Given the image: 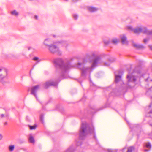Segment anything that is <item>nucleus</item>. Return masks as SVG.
Returning <instances> with one entry per match:
<instances>
[{
	"label": "nucleus",
	"mask_w": 152,
	"mask_h": 152,
	"mask_svg": "<svg viewBox=\"0 0 152 152\" xmlns=\"http://www.w3.org/2000/svg\"><path fill=\"white\" fill-rule=\"evenodd\" d=\"M119 39H117L116 38H114L112 39L111 42L113 43L116 44L118 42H119Z\"/></svg>",
	"instance_id": "obj_21"
},
{
	"label": "nucleus",
	"mask_w": 152,
	"mask_h": 152,
	"mask_svg": "<svg viewBox=\"0 0 152 152\" xmlns=\"http://www.w3.org/2000/svg\"><path fill=\"white\" fill-rule=\"evenodd\" d=\"M134 150V147H130L128 148L126 152H132Z\"/></svg>",
	"instance_id": "obj_19"
},
{
	"label": "nucleus",
	"mask_w": 152,
	"mask_h": 152,
	"mask_svg": "<svg viewBox=\"0 0 152 152\" xmlns=\"http://www.w3.org/2000/svg\"><path fill=\"white\" fill-rule=\"evenodd\" d=\"M149 47L152 50V46L151 45H149Z\"/></svg>",
	"instance_id": "obj_41"
},
{
	"label": "nucleus",
	"mask_w": 152,
	"mask_h": 152,
	"mask_svg": "<svg viewBox=\"0 0 152 152\" xmlns=\"http://www.w3.org/2000/svg\"><path fill=\"white\" fill-rule=\"evenodd\" d=\"M132 45L133 46L137 49H140L144 48V46L143 45H138L134 42L133 43Z\"/></svg>",
	"instance_id": "obj_14"
},
{
	"label": "nucleus",
	"mask_w": 152,
	"mask_h": 152,
	"mask_svg": "<svg viewBox=\"0 0 152 152\" xmlns=\"http://www.w3.org/2000/svg\"><path fill=\"white\" fill-rule=\"evenodd\" d=\"M29 142L31 143H34L35 141L33 137L32 136L31 134H30L29 135Z\"/></svg>",
	"instance_id": "obj_16"
},
{
	"label": "nucleus",
	"mask_w": 152,
	"mask_h": 152,
	"mask_svg": "<svg viewBox=\"0 0 152 152\" xmlns=\"http://www.w3.org/2000/svg\"><path fill=\"white\" fill-rule=\"evenodd\" d=\"M146 147L148 148H151V145L149 142H147L146 143Z\"/></svg>",
	"instance_id": "obj_24"
},
{
	"label": "nucleus",
	"mask_w": 152,
	"mask_h": 152,
	"mask_svg": "<svg viewBox=\"0 0 152 152\" xmlns=\"http://www.w3.org/2000/svg\"><path fill=\"white\" fill-rule=\"evenodd\" d=\"M40 120L42 121H43V115L42 114H41L40 116Z\"/></svg>",
	"instance_id": "obj_28"
},
{
	"label": "nucleus",
	"mask_w": 152,
	"mask_h": 152,
	"mask_svg": "<svg viewBox=\"0 0 152 152\" xmlns=\"http://www.w3.org/2000/svg\"><path fill=\"white\" fill-rule=\"evenodd\" d=\"M149 107H151V104L149 105Z\"/></svg>",
	"instance_id": "obj_46"
},
{
	"label": "nucleus",
	"mask_w": 152,
	"mask_h": 152,
	"mask_svg": "<svg viewBox=\"0 0 152 152\" xmlns=\"http://www.w3.org/2000/svg\"><path fill=\"white\" fill-rule=\"evenodd\" d=\"M115 82L116 83H118L119 82L123 83L121 80V76L119 75H115Z\"/></svg>",
	"instance_id": "obj_11"
},
{
	"label": "nucleus",
	"mask_w": 152,
	"mask_h": 152,
	"mask_svg": "<svg viewBox=\"0 0 152 152\" xmlns=\"http://www.w3.org/2000/svg\"><path fill=\"white\" fill-rule=\"evenodd\" d=\"M31 48V47H29L28 48V50H30V48Z\"/></svg>",
	"instance_id": "obj_44"
},
{
	"label": "nucleus",
	"mask_w": 152,
	"mask_h": 152,
	"mask_svg": "<svg viewBox=\"0 0 152 152\" xmlns=\"http://www.w3.org/2000/svg\"><path fill=\"white\" fill-rule=\"evenodd\" d=\"M128 82L127 84L129 88H132L135 86V82L136 79L135 76L131 75H128L127 76Z\"/></svg>",
	"instance_id": "obj_7"
},
{
	"label": "nucleus",
	"mask_w": 152,
	"mask_h": 152,
	"mask_svg": "<svg viewBox=\"0 0 152 152\" xmlns=\"http://www.w3.org/2000/svg\"><path fill=\"white\" fill-rule=\"evenodd\" d=\"M147 34L152 35V30L151 31L148 30Z\"/></svg>",
	"instance_id": "obj_31"
},
{
	"label": "nucleus",
	"mask_w": 152,
	"mask_h": 152,
	"mask_svg": "<svg viewBox=\"0 0 152 152\" xmlns=\"http://www.w3.org/2000/svg\"><path fill=\"white\" fill-rule=\"evenodd\" d=\"M39 88V86L37 85L32 87L31 89V94L34 96L35 98L37 99L36 92Z\"/></svg>",
	"instance_id": "obj_9"
},
{
	"label": "nucleus",
	"mask_w": 152,
	"mask_h": 152,
	"mask_svg": "<svg viewBox=\"0 0 152 152\" xmlns=\"http://www.w3.org/2000/svg\"><path fill=\"white\" fill-rule=\"evenodd\" d=\"M7 122H5L4 123V125H7Z\"/></svg>",
	"instance_id": "obj_39"
},
{
	"label": "nucleus",
	"mask_w": 152,
	"mask_h": 152,
	"mask_svg": "<svg viewBox=\"0 0 152 152\" xmlns=\"http://www.w3.org/2000/svg\"><path fill=\"white\" fill-rule=\"evenodd\" d=\"M28 126L31 130H34L36 129L37 127V125L35 124L33 126L29 125Z\"/></svg>",
	"instance_id": "obj_22"
},
{
	"label": "nucleus",
	"mask_w": 152,
	"mask_h": 152,
	"mask_svg": "<svg viewBox=\"0 0 152 152\" xmlns=\"http://www.w3.org/2000/svg\"><path fill=\"white\" fill-rule=\"evenodd\" d=\"M34 18H35L36 20H37L38 19V16L36 15H35Z\"/></svg>",
	"instance_id": "obj_37"
},
{
	"label": "nucleus",
	"mask_w": 152,
	"mask_h": 152,
	"mask_svg": "<svg viewBox=\"0 0 152 152\" xmlns=\"http://www.w3.org/2000/svg\"><path fill=\"white\" fill-rule=\"evenodd\" d=\"M73 17L75 20H76L78 18V15H76V14H73Z\"/></svg>",
	"instance_id": "obj_27"
},
{
	"label": "nucleus",
	"mask_w": 152,
	"mask_h": 152,
	"mask_svg": "<svg viewBox=\"0 0 152 152\" xmlns=\"http://www.w3.org/2000/svg\"><path fill=\"white\" fill-rule=\"evenodd\" d=\"M108 61L110 62H113L115 61V59L113 58H111L108 59Z\"/></svg>",
	"instance_id": "obj_26"
},
{
	"label": "nucleus",
	"mask_w": 152,
	"mask_h": 152,
	"mask_svg": "<svg viewBox=\"0 0 152 152\" xmlns=\"http://www.w3.org/2000/svg\"><path fill=\"white\" fill-rule=\"evenodd\" d=\"M14 148L15 145H10L8 147L9 150L10 152H12L14 150Z\"/></svg>",
	"instance_id": "obj_18"
},
{
	"label": "nucleus",
	"mask_w": 152,
	"mask_h": 152,
	"mask_svg": "<svg viewBox=\"0 0 152 152\" xmlns=\"http://www.w3.org/2000/svg\"><path fill=\"white\" fill-rule=\"evenodd\" d=\"M128 29L132 31L135 33H142L146 34L148 32V30L145 27H137L133 28L132 26H129L128 27Z\"/></svg>",
	"instance_id": "obj_6"
},
{
	"label": "nucleus",
	"mask_w": 152,
	"mask_h": 152,
	"mask_svg": "<svg viewBox=\"0 0 152 152\" xmlns=\"http://www.w3.org/2000/svg\"><path fill=\"white\" fill-rule=\"evenodd\" d=\"M11 13L12 15L16 16H17L19 15L18 12L16 10H14L13 11H11Z\"/></svg>",
	"instance_id": "obj_20"
},
{
	"label": "nucleus",
	"mask_w": 152,
	"mask_h": 152,
	"mask_svg": "<svg viewBox=\"0 0 152 152\" xmlns=\"http://www.w3.org/2000/svg\"><path fill=\"white\" fill-rule=\"evenodd\" d=\"M60 43V42H56L53 43V44H50L48 47V50L49 51L53 54L56 53L57 55L60 56L62 54V52L60 50L59 48L55 45L56 44Z\"/></svg>",
	"instance_id": "obj_5"
},
{
	"label": "nucleus",
	"mask_w": 152,
	"mask_h": 152,
	"mask_svg": "<svg viewBox=\"0 0 152 152\" xmlns=\"http://www.w3.org/2000/svg\"><path fill=\"white\" fill-rule=\"evenodd\" d=\"M22 151L24 152H26V151L25 150H18V151H16V152H22Z\"/></svg>",
	"instance_id": "obj_33"
},
{
	"label": "nucleus",
	"mask_w": 152,
	"mask_h": 152,
	"mask_svg": "<svg viewBox=\"0 0 152 152\" xmlns=\"http://www.w3.org/2000/svg\"><path fill=\"white\" fill-rule=\"evenodd\" d=\"M110 65V64H108L107 63H104V65L105 66H109Z\"/></svg>",
	"instance_id": "obj_34"
},
{
	"label": "nucleus",
	"mask_w": 152,
	"mask_h": 152,
	"mask_svg": "<svg viewBox=\"0 0 152 152\" xmlns=\"http://www.w3.org/2000/svg\"><path fill=\"white\" fill-rule=\"evenodd\" d=\"M120 38L121 40V42L123 44H127L128 42L127 40L126 37L124 35H123L122 36H120Z\"/></svg>",
	"instance_id": "obj_10"
},
{
	"label": "nucleus",
	"mask_w": 152,
	"mask_h": 152,
	"mask_svg": "<svg viewBox=\"0 0 152 152\" xmlns=\"http://www.w3.org/2000/svg\"><path fill=\"white\" fill-rule=\"evenodd\" d=\"M79 132L80 138L81 140L84 139L87 135L94 133L92 125L89 124L86 122L82 123Z\"/></svg>",
	"instance_id": "obj_3"
},
{
	"label": "nucleus",
	"mask_w": 152,
	"mask_h": 152,
	"mask_svg": "<svg viewBox=\"0 0 152 152\" xmlns=\"http://www.w3.org/2000/svg\"><path fill=\"white\" fill-rule=\"evenodd\" d=\"M94 138H95V135H94Z\"/></svg>",
	"instance_id": "obj_47"
},
{
	"label": "nucleus",
	"mask_w": 152,
	"mask_h": 152,
	"mask_svg": "<svg viewBox=\"0 0 152 152\" xmlns=\"http://www.w3.org/2000/svg\"><path fill=\"white\" fill-rule=\"evenodd\" d=\"M79 0H72V1L73 2H76Z\"/></svg>",
	"instance_id": "obj_36"
},
{
	"label": "nucleus",
	"mask_w": 152,
	"mask_h": 152,
	"mask_svg": "<svg viewBox=\"0 0 152 152\" xmlns=\"http://www.w3.org/2000/svg\"><path fill=\"white\" fill-rule=\"evenodd\" d=\"M51 43V40L49 39H45L44 42V45L46 46H48V47L50 45Z\"/></svg>",
	"instance_id": "obj_13"
},
{
	"label": "nucleus",
	"mask_w": 152,
	"mask_h": 152,
	"mask_svg": "<svg viewBox=\"0 0 152 152\" xmlns=\"http://www.w3.org/2000/svg\"><path fill=\"white\" fill-rule=\"evenodd\" d=\"M106 107V106H102V107H100L99 109V110H102L103 109L105 108Z\"/></svg>",
	"instance_id": "obj_32"
},
{
	"label": "nucleus",
	"mask_w": 152,
	"mask_h": 152,
	"mask_svg": "<svg viewBox=\"0 0 152 152\" xmlns=\"http://www.w3.org/2000/svg\"><path fill=\"white\" fill-rule=\"evenodd\" d=\"M147 117L152 118V110H150L146 114Z\"/></svg>",
	"instance_id": "obj_15"
},
{
	"label": "nucleus",
	"mask_w": 152,
	"mask_h": 152,
	"mask_svg": "<svg viewBox=\"0 0 152 152\" xmlns=\"http://www.w3.org/2000/svg\"><path fill=\"white\" fill-rule=\"evenodd\" d=\"M9 116V115L8 114H1V118H3L4 117H8Z\"/></svg>",
	"instance_id": "obj_25"
},
{
	"label": "nucleus",
	"mask_w": 152,
	"mask_h": 152,
	"mask_svg": "<svg viewBox=\"0 0 152 152\" xmlns=\"http://www.w3.org/2000/svg\"><path fill=\"white\" fill-rule=\"evenodd\" d=\"M74 150L72 146H71L64 152H74Z\"/></svg>",
	"instance_id": "obj_17"
},
{
	"label": "nucleus",
	"mask_w": 152,
	"mask_h": 152,
	"mask_svg": "<svg viewBox=\"0 0 152 152\" xmlns=\"http://www.w3.org/2000/svg\"><path fill=\"white\" fill-rule=\"evenodd\" d=\"M137 72V73H139V74H140V71H138Z\"/></svg>",
	"instance_id": "obj_43"
},
{
	"label": "nucleus",
	"mask_w": 152,
	"mask_h": 152,
	"mask_svg": "<svg viewBox=\"0 0 152 152\" xmlns=\"http://www.w3.org/2000/svg\"><path fill=\"white\" fill-rule=\"evenodd\" d=\"M3 138V136L2 134H0V140H1Z\"/></svg>",
	"instance_id": "obj_35"
},
{
	"label": "nucleus",
	"mask_w": 152,
	"mask_h": 152,
	"mask_svg": "<svg viewBox=\"0 0 152 152\" xmlns=\"http://www.w3.org/2000/svg\"><path fill=\"white\" fill-rule=\"evenodd\" d=\"M33 59L34 61H37V62H39L40 61V60L39 59V58L37 57H34Z\"/></svg>",
	"instance_id": "obj_23"
},
{
	"label": "nucleus",
	"mask_w": 152,
	"mask_h": 152,
	"mask_svg": "<svg viewBox=\"0 0 152 152\" xmlns=\"http://www.w3.org/2000/svg\"><path fill=\"white\" fill-rule=\"evenodd\" d=\"M144 83L145 88H148L146 94L150 95L151 98H152V79L148 77L145 80Z\"/></svg>",
	"instance_id": "obj_4"
},
{
	"label": "nucleus",
	"mask_w": 152,
	"mask_h": 152,
	"mask_svg": "<svg viewBox=\"0 0 152 152\" xmlns=\"http://www.w3.org/2000/svg\"><path fill=\"white\" fill-rule=\"evenodd\" d=\"M149 150H148V149H145L144 150V151H149Z\"/></svg>",
	"instance_id": "obj_40"
},
{
	"label": "nucleus",
	"mask_w": 152,
	"mask_h": 152,
	"mask_svg": "<svg viewBox=\"0 0 152 152\" xmlns=\"http://www.w3.org/2000/svg\"><path fill=\"white\" fill-rule=\"evenodd\" d=\"M110 41L109 40L107 41H104V43L106 45H108L110 43Z\"/></svg>",
	"instance_id": "obj_29"
},
{
	"label": "nucleus",
	"mask_w": 152,
	"mask_h": 152,
	"mask_svg": "<svg viewBox=\"0 0 152 152\" xmlns=\"http://www.w3.org/2000/svg\"><path fill=\"white\" fill-rule=\"evenodd\" d=\"M54 63L56 67V72L60 73V76L58 79L55 81L51 80L46 82L44 85L45 89H47L50 86H57L58 82L60 81L62 79L66 78L67 77V72L72 66L69 61L68 60L64 61L61 58L54 59Z\"/></svg>",
	"instance_id": "obj_1"
},
{
	"label": "nucleus",
	"mask_w": 152,
	"mask_h": 152,
	"mask_svg": "<svg viewBox=\"0 0 152 152\" xmlns=\"http://www.w3.org/2000/svg\"><path fill=\"white\" fill-rule=\"evenodd\" d=\"M79 143V144H80V145H81V142H77V145H78V143Z\"/></svg>",
	"instance_id": "obj_38"
},
{
	"label": "nucleus",
	"mask_w": 152,
	"mask_h": 152,
	"mask_svg": "<svg viewBox=\"0 0 152 152\" xmlns=\"http://www.w3.org/2000/svg\"><path fill=\"white\" fill-rule=\"evenodd\" d=\"M149 40V38H146L144 39L143 42L145 43H146Z\"/></svg>",
	"instance_id": "obj_30"
},
{
	"label": "nucleus",
	"mask_w": 152,
	"mask_h": 152,
	"mask_svg": "<svg viewBox=\"0 0 152 152\" xmlns=\"http://www.w3.org/2000/svg\"><path fill=\"white\" fill-rule=\"evenodd\" d=\"M125 150V148L123 149H122L123 151H124Z\"/></svg>",
	"instance_id": "obj_45"
},
{
	"label": "nucleus",
	"mask_w": 152,
	"mask_h": 152,
	"mask_svg": "<svg viewBox=\"0 0 152 152\" xmlns=\"http://www.w3.org/2000/svg\"><path fill=\"white\" fill-rule=\"evenodd\" d=\"M88 9L90 12H96L98 10V8L92 7H88Z\"/></svg>",
	"instance_id": "obj_12"
},
{
	"label": "nucleus",
	"mask_w": 152,
	"mask_h": 152,
	"mask_svg": "<svg viewBox=\"0 0 152 152\" xmlns=\"http://www.w3.org/2000/svg\"><path fill=\"white\" fill-rule=\"evenodd\" d=\"M137 67H136L135 68V69H134V71H136V70H137Z\"/></svg>",
	"instance_id": "obj_42"
},
{
	"label": "nucleus",
	"mask_w": 152,
	"mask_h": 152,
	"mask_svg": "<svg viewBox=\"0 0 152 152\" xmlns=\"http://www.w3.org/2000/svg\"><path fill=\"white\" fill-rule=\"evenodd\" d=\"M0 79L1 80H3L6 77L7 75V70L5 68L3 67H0Z\"/></svg>",
	"instance_id": "obj_8"
},
{
	"label": "nucleus",
	"mask_w": 152,
	"mask_h": 152,
	"mask_svg": "<svg viewBox=\"0 0 152 152\" xmlns=\"http://www.w3.org/2000/svg\"><path fill=\"white\" fill-rule=\"evenodd\" d=\"M101 61V58L99 56H96L93 61L91 66L89 67L84 66V63H78V67L81 70V76L85 78L87 75L90 74L94 68L96 66L97 64Z\"/></svg>",
	"instance_id": "obj_2"
}]
</instances>
